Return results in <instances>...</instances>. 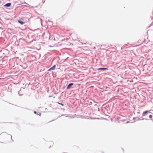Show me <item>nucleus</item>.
<instances>
[{"mask_svg": "<svg viewBox=\"0 0 153 153\" xmlns=\"http://www.w3.org/2000/svg\"><path fill=\"white\" fill-rule=\"evenodd\" d=\"M149 115H150V113L148 111L143 112L142 114L143 117H144L145 119L147 120H149Z\"/></svg>", "mask_w": 153, "mask_h": 153, "instance_id": "obj_1", "label": "nucleus"}, {"mask_svg": "<svg viewBox=\"0 0 153 153\" xmlns=\"http://www.w3.org/2000/svg\"><path fill=\"white\" fill-rule=\"evenodd\" d=\"M149 120H151L153 122V114H150L149 117Z\"/></svg>", "mask_w": 153, "mask_h": 153, "instance_id": "obj_2", "label": "nucleus"}, {"mask_svg": "<svg viewBox=\"0 0 153 153\" xmlns=\"http://www.w3.org/2000/svg\"><path fill=\"white\" fill-rule=\"evenodd\" d=\"M56 67V65H54L51 68H50L48 71H50L51 70H53L55 69V68Z\"/></svg>", "mask_w": 153, "mask_h": 153, "instance_id": "obj_3", "label": "nucleus"}, {"mask_svg": "<svg viewBox=\"0 0 153 153\" xmlns=\"http://www.w3.org/2000/svg\"><path fill=\"white\" fill-rule=\"evenodd\" d=\"M73 83H71L68 85V86L67 87V89H69L70 88V87L71 86L73 85Z\"/></svg>", "mask_w": 153, "mask_h": 153, "instance_id": "obj_4", "label": "nucleus"}, {"mask_svg": "<svg viewBox=\"0 0 153 153\" xmlns=\"http://www.w3.org/2000/svg\"><path fill=\"white\" fill-rule=\"evenodd\" d=\"M108 68H99L98 69V70H108Z\"/></svg>", "mask_w": 153, "mask_h": 153, "instance_id": "obj_5", "label": "nucleus"}, {"mask_svg": "<svg viewBox=\"0 0 153 153\" xmlns=\"http://www.w3.org/2000/svg\"><path fill=\"white\" fill-rule=\"evenodd\" d=\"M18 22L19 23H20L21 25H23L24 24H25V22H23L22 21H21L20 20H18Z\"/></svg>", "mask_w": 153, "mask_h": 153, "instance_id": "obj_6", "label": "nucleus"}, {"mask_svg": "<svg viewBox=\"0 0 153 153\" xmlns=\"http://www.w3.org/2000/svg\"><path fill=\"white\" fill-rule=\"evenodd\" d=\"M4 6L10 7V3H7L4 5Z\"/></svg>", "mask_w": 153, "mask_h": 153, "instance_id": "obj_7", "label": "nucleus"}, {"mask_svg": "<svg viewBox=\"0 0 153 153\" xmlns=\"http://www.w3.org/2000/svg\"><path fill=\"white\" fill-rule=\"evenodd\" d=\"M60 104L61 105H62V106H63V104H62V103H60Z\"/></svg>", "mask_w": 153, "mask_h": 153, "instance_id": "obj_8", "label": "nucleus"}, {"mask_svg": "<svg viewBox=\"0 0 153 153\" xmlns=\"http://www.w3.org/2000/svg\"><path fill=\"white\" fill-rule=\"evenodd\" d=\"M34 113H35L36 114V111H34Z\"/></svg>", "mask_w": 153, "mask_h": 153, "instance_id": "obj_9", "label": "nucleus"}, {"mask_svg": "<svg viewBox=\"0 0 153 153\" xmlns=\"http://www.w3.org/2000/svg\"><path fill=\"white\" fill-rule=\"evenodd\" d=\"M58 103L59 104H60V103H59V102H58Z\"/></svg>", "mask_w": 153, "mask_h": 153, "instance_id": "obj_10", "label": "nucleus"}, {"mask_svg": "<svg viewBox=\"0 0 153 153\" xmlns=\"http://www.w3.org/2000/svg\"><path fill=\"white\" fill-rule=\"evenodd\" d=\"M65 153V152H64V153Z\"/></svg>", "mask_w": 153, "mask_h": 153, "instance_id": "obj_11", "label": "nucleus"}]
</instances>
